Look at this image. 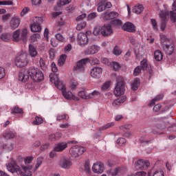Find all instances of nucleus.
<instances>
[{"label":"nucleus","instance_id":"e433bc0d","mask_svg":"<svg viewBox=\"0 0 176 176\" xmlns=\"http://www.w3.org/2000/svg\"><path fill=\"white\" fill-rule=\"evenodd\" d=\"M65 60H67V55L62 54L58 60V65H59V67H63V65H64Z\"/></svg>","mask_w":176,"mask_h":176},{"label":"nucleus","instance_id":"680f3d73","mask_svg":"<svg viewBox=\"0 0 176 176\" xmlns=\"http://www.w3.org/2000/svg\"><path fill=\"white\" fill-rule=\"evenodd\" d=\"M111 24L115 26L122 25V21L119 19H115L111 21Z\"/></svg>","mask_w":176,"mask_h":176},{"label":"nucleus","instance_id":"c03bdc74","mask_svg":"<svg viewBox=\"0 0 176 176\" xmlns=\"http://www.w3.org/2000/svg\"><path fill=\"white\" fill-rule=\"evenodd\" d=\"M39 64L43 71H46V69H47V65H46V63H45V60H43V58H40Z\"/></svg>","mask_w":176,"mask_h":176},{"label":"nucleus","instance_id":"423d86ee","mask_svg":"<svg viewBox=\"0 0 176 176\" xmlns=\"http://www.w3.org/2000/svg\"><path fill=\"white\" fill-rule=\"evenodd\" d=\"M124 82L120 81L117 82L114 89V95L116 96V97H120V96L124 94Z\"/></svg>","mask_w":176,"mask_h":176},{"label":"nucleus","instance_id":"bf43d9fd","mask_svg":"<svg viewBox=\"0 0 176 176\" xmlns=\"http://www.w3.org/2000/svg\"><path fill=\"white\" fill-rule=\"evenodd\" d=\"M154 176H164V172L162 169L155 170L153 173Z\"/></svg>","mask_w":176,"mask_h":176},{"label":"nucleus","instance_id":"6e6d98bb","mask_svg":"<svg viewBox=\"0 0 176 176\" xmlns=\"http://www.w3.org/2000/svg\"><path fill=\"white\" fill-rule=\"evenodd\" d=\"M142 68L140 66H138L133 72L134 76H138L141 74Z\"/></svg>","mask_w":176,"mask_h":176},{"label":"nucleus","instance_id":"774afa93","mask_svg":"<svg viewBox=\"0 0 176 176\" xmlns=\"http://www.w3.org/2000/svg\"><path fill=\"white\" fill-rule=\"evenodd\" d=\"M86 14H82L81 15L78 16L76 20V21H82L83 19H86Z\"/></svg>","mask_w":176,"mask_h":176},{"label":"nucleus","instance_id":"f3484780","mask_svg":"<svg viewBox=\"0 0 176 176\" xmlns=\"http://www.w3.org/2000/svg\"><path fill=\"white\" fill-rule=\"evenodd\" d=\"M122 28L124 31H126L127 32H135V26L131 22L125 23Z\"/></svg>","mask_w":176,"mask_h":176},{"label":"nucleus","instance_id":"58836bf2","mask_svg":"<svg viewBox=\"0 0 176 176\" xmlns=\"http://www.w3.org/2000/svg\"><path fill=\"white\" fill-rule=\"evenodd\" d=\"M12 115L14 113H23V109H21L18 106H15L11 109Z\"/></svg>","mask_w":176,"mask_h":176},{"label":"nucleus","instance_id":"6ab92c4d","mask_svg":"<svg viewBox=\"0 0 176 176\" xmlns=\"http://www.w3.org/2000/svg\"><path fill=\"white\" fill-rule=\"evenodd\" d=\"M99 51L100 47L97 45H91L89 46L87 50H85V54L87 55L96 54V53H98Z\"/></svg>","mask_w":176,"mask_h":176},{"label":"nucleus","instance_id":"aec40b11","mask_svg":"<svg viewBox=\"0 0 176 176\" xmlns=\"http://www.w3.org/2000/svg\"><path fill=\"white\" fill-rule=\"evenodd\" d=\"M7 169L10 173H16V174H23V170L20 168L19 166H14L12 164H8L6 165Z\"/></svg>","mask_w":176,"mask_h":176},{"label":"nucleus","instance_id":"4c0bfd02","mask_svg":"<svg viewBox=\"0 0 176 176\" xmlns=\"http://www.w3.org/2000/svg\"><path fill=\"white\" fill-rule=\"evenodd\" d=\"M118 173H120V168H116L115 169L107 170V174L111 176H116Z\"/></svg>","mask_w":176,"mask_h":176},{"label":"nucleus","instance_id":"b1692460","mask_svg":"<svg viewBox=\"0 0 176 176\" xmlns=\"http://www.w3.org/2000/svg\"><path fill=\"white\" fill-rule=\"evenodd\" d=\"M29 54L34 58L38 56V50H36V47L31 44L29 45Z\"/></svg>","mask_w":176,"mask_h":176},{"label":"nucleus","instance_id":"72a5a7b5","mask_svg":"<svg viewBox=\"0 0 176 176\" xmlns=\"http://www.w3.org/2000/svg\"><path fill=\"white\" fill-rule=\"evenodd\" d=\"M138 87H140V79L135 78L131 84V89L132 90H138Z\"/></svg>","mask_w":176,"mask_h":176},{"label":"nucleus","instance_id":"de8ad7c7","mask_svg":"<svg viewBox=\"0 0 176 176\" xmlns=\"http://www.w3.org/2000/svg\"><path fill=\"white\" fill-rule=\"evenodd\" d=\"M33 160H34V157H32V156L26 157L24 159V162H25V166L28 167V164H31V162H32Z\"/></svg>","mask_w":176,"mask_h":176},{"label":"nucleus","instance_id":"412c9836","mask_svg":"<svg viewBox=\"0 0 176 176\" xmlns=\"http://www.w3.org/2000/svg\"><path fill=\"white\" fill-rule=\"evenodd\" d=\"M22 169L23 170L24 173L22 172L21 174H18L19 175L32 176V173L31 172V170H32V165H28V166H22Z\"/></svg>","mask_w":176,"mask_h":176},{"label":"nucleus","instance_id":"4468645a","mask_svg":"<svg viewBox=\"0 0 176 176\" xmlns=\"http://www.w3.org/2000/svg\"><path fill=\"white\" fill-rule=\"evenodd\" d=\"M102 17L104 20H113L119 17V13L117 12H107L102 14Z\"/></svg>","mask_w":176,"mask_h":176},{"label":"nucleus","instance_id":"2f4dec72","mask_svg":"<svg viewBox=\"0 0 176 176\" xmlns=\"http://www.w3.org/2000/svg\"><path fill=\"white\" fill-rule=\"evenodd\" d=\"M164 96L163 94L158 95L154 98L151 102L149 103V107H152V105H155V103L157 101H162Z\"/></svg>","mask_w":176,"mask_h":176},{"label":"nucleus","instance_id":"13d9d810","mask_svg":"<svg viewBox=\"0 0 176 176\" xmlns=\"http://www.w3.org/2000/svg\"><path fill=\"white\" fill-rule=\"evenodd\" d=\"M3 148L6 151H13V144H3Z\"/></svg>","mask_w":176,"mask_h":176},{"label":"nucleus","instance_id":"f8f14e48","mask_svg":"<svg viewBox=\"0 0 176 176\" xmlns=\"http://www.w3.org/2000/svg\"><path fill=\"white\" fill-rule=\"evenodd\" d=\"M62 95L63 96L64 98H65V100H74V101H79V98L74 95L71 91H67V89L63 90Z\"/></svg>","mask_w":176,"mask_h":176},{"label":"nucleus","instance_id":"f704fd0d","mask_svg":"<svg viewBox=\"0 0 176 176\" xmlns=\"http://www.w3.org/2000/svg\"><path fill=\"white\" fill-rule=\"evenodd\" d=\"M78 86H79V82L76 81V80H72L69 84L70 90H76L78 89Z\"/></svg>","mask_w":176,"mask_h":176},{"label":"nucleus","instance_id":"a18cd8bd","mask_svg":"<svg viewBox=\"0 0 176 176\" xmlns=\"http://www.w3.org/2000/svg\"><path fill=\"white\" fill-rule=\"evenodd\" d=\"M30 39L32 42H36L38 39H41V34H39V33L34 34L30 36Z\"/></svg>","mask_w":176,"mask_h":176},{"label":"nucleus","instance_id":"e2e57ef3","mask_svg":"<svg viewBox=\"0 0 176 176\" xmlns=\"http://www.w3.org/2000/svg\"><path fill=\"white\" fill-rule=\"evenodd\" d=\"M111 65L115 71H118L120 68V65L117 62H112Z\"/></svg>","mask_w":176,"mask_h":176},{"label":"nucleus","instance_id":"393cba45","mask_svg":"<svg viewBox=\"0 0 176 176\" xmlns=\"http://www.w3.org/2000/svg\"><path fill=\"white\" fill-rule=\"evenodd\" d=\"M160 41H161V43L162 44V46H164V45H167L168 43H171L172 41L170 38H167L166 35L163 34H160Z\"/></svg>","mask_w":176,"mask_h":176},{"label":"nucleus","instance_id":"052dcab7","mask_svg":"<svg viewBox=\"0 0 176 176\" xmlns=\"http://www.w3.org/2000/svg\"><path fill=\"white\" fill-rule=\"evenodd\" d=\"M151 25L154 31H157V23H156V20L151 19Z\"/></svg>","mask_w":176,"mask_h":176},{"label":"nucleus","instance_id":"0eeeda50","mask_svg":"<svg viewBox=\"0 0 176 176\" xmlns=\"http://www.w3.org/2000/svg\"><path fill=\"white\" fill-rule=\"evenodd\" d=\"M68 144H78L76 141H69L67 142H60L55 145L54 148L56 152H63L68 147Z\"/></svg>","mask_w":176,"mask_h":176},{"label":"nucleus","instance_id":"cd10ccee","mask_svg":"<svg viewBox=\"0 0 176 176\" xmlns=\"http://www.w3.org/2000/svg\"><path fill=\"white\" fill-rule=\"evenodd\" d=\"M143 10H144V6L140 4L133 7V12L135 13L136 14H141Z\"/></svg>","mask_w":176,"mask_h":176},{"label":"nucleus","instance_id":"7c9ffc66","mask_svg":"<svg viewBox=\"0 0 176 176\" xmlns=\"http://www.w3.org/2000/svg\"><path fill=\"white\" fill-rule=\"evenodd\" d=\"M30 30L32 32H41L42 28H41V25L32 23L30 25Z\"/></svg>","mask_w":176,"mask_h":176},{"label":"nucleus","instance_id":"5fc2aeb1","mask_svg":"<svg viewBox=\"0 0 176 176\" xmlns=\"http://www.w3.org/2000/svg\"><path fill=\"white\" fill-rule=\"evenodd\" d=\"M140 65L143 69V71H145L146 68H148V62L146 61V59H144L143 60L141 61Z\"/></svg>","mask_w":176,"mask_h":176},{"label":"nucleus","instance_id":"0e129e2a","mask_svg":"<svg viewBox=\"0 0 176 176\" xmlns=\"http://www.w3.org/2000/svg\"><path fill=\"white\" fill-rule=\"evenodd\" d=\"M96 17H97V13L92 12L88 15L87 20L89 21L94 20V19H96Z\"/></svg>","mask_w":176,"mask_h":176},{"label":"nucleus","instance_id":"9b49d317","mask_svg":"<svg viewBox=\"0 0 176 176\" xmlns=\"http://www.w3.org/2000/svg\"><path fill=\"white\" fill-rule=\"evenodd\" d=\"M77 41L82 47H83V46H86V45L89 43V38H87V35L85 33L78 34Z\"/></svg>","mask_w":176,"mask_h":176},{"label":"nucleus","instance_id":"1a4fd4ad","mask_svg":"<svg viewBox=\"0 0 176 176\" xmlns=\"http://www.w3.org/2000/svg\"><path fill=\"white\" fill-rule=\"evenodd\" d=\"M30 79V69H22L19 74V80L25 83L28 82Z\"/></svg>","mask_w":176,"mask_h":176},{"label":"nucleus","instance_id":"864d4df0","mask_svg":"<svg viewBox=\"0 0 176 176\" xmlns=\"http://www.w3.org/2000/svg\"><path fill=\"white\" fill-rule=\"evenodd\" d=\"M71 0H60L58 2V6H64V5H68L70 3Z\"/></svg>","mask_w":176,"mask_h":176},{"label":"nucleus","instance_id":"f03ea898","mask_svg":"<svg viewBox=\"0 0 176 176\" xmlns=\"http://www.w3.org/2000/svg\"><path fill=\"white\" fill-rule=\"evenodd\" d=\"M29 74L31 79L34 80V82H41V80H43L45 78L42 71L39 70L38 68L30 67Z\"/></svg>","mask_w":176,"mask_h":176},{"label":"nucleus","instance_id":"37998d69","mask_svg":"<svg viewBox=\"0 0 176 176\" xmlns=\"http://www.w3.org/2000/svg\"><path fill=\"white\" fill-rule=\"evenodd\" d=\"M106 7H105V3L104 1H101L99 3H98V12H104V10H105Z\"/></svg>","mask_w":176,"mask_h":176},{"label":"nucleus","instance_id":"c85d7f7f","mask_svg":"<svg viewBox=\"0 0 176 176\" xmlns=\"http://www.w3.org/2000/svg\"><path fill=\"white\" fill-rule=\"evenodd\" d=\"M154 57L156 61H162L163 60V53H162V51L157 50L154 53Z\"/></svg>","mask_w":176,"mask_h":176},{"label":"nucleus","instance_id":"4d7b16f0","mask_svg":"<svg viewBox=\"0 0 176 176\" xmlns=\"http://www.w3.org/2000/svg\"><path fill=\"white\" fill-rule=\"evenodd\" d=\"M55 37L59 42H64V41H65V38L60 33L56 34Z\"/></svg>","mask_w":176,"mask_h":176},{"label":"nucleus","instance_id":"4be33fe9","mask_svg":"<svg viewBox=\"0 0 176 176\" xmlns=\"http://www.w3.org/2000/svg\"><path fill=\"white\" fill-rule=\"evenodd\" d=\"M172 10L170 12V19L172 23H175L176 21V0L173 2L172 5Z\"/></svg>","mask_w":176,"mask_h":176},{"label":"nucleus","instance_id":"8fccbe9b","mask_svg":"<svg viewBox=\"0 0 176 176\" xmlns=\"http://www.w3.org/2000/svg\"><path fill=\"white\" fill-rule=\"evenodd\" d=\"M113 53L115 56H120V54H122V50H120V47L116 46L113 49Z\"/></svg>","mask_w":176,"mask_h":176},{"label":"nucleus","instance_id":"f257e3e1","mask_svg":"<svg viewBox=\"0 0 176 176\" xmlns=\"http://www.w3.org/2000/svg\"><path fill=\"white\" fill-rule=\"evenodd\" d=\"M28 63V54H27L25 52H22L18 54L15 58V65L19 68L26 67Z\"/></svg>","mask_w":176,"mask_h":176},{"label":"nucleus","instance_id":"69168bd1","mask_svg":"<svg viewBox=\"0 0 176 176\" xmlns=\"http://www.w3.org/2000/svg\"><path fill=\"white\" fill-rule=\"evenodd\" d=\"M49 53H50V58H51V60H53V58H54L56 56V50H54V49H51Z\"/></svg>","mask_w":176,"mask_h":176},{"label":"nucleus","instance_id":"7ed1b4c3","mask_svg":"<svg viewBox=\"0 0 176 176\" xmlns=\"http://www.w3.org/2000/svg\"><path fill=\"white\" fill-rule=\"evenodd\" d=\"M86 151V148L83 146L76 145L72 146L69 150V155L71 157H79L80 155H83Z\"/></svg>","mask_w":176,"mask_h":176},{"label":"nucleus","instance_id":"473e14b6","mask_svg":"<svg viewBox=\"0 0 176 176\" xmlns=\"http://www.w3.org/2000/svg\"><path fill=\"white\" fill-rule=\"evenodd\" d=\"M0 38L3 41V42H9L12 38V35H10V33H3L0 36Z\"/></svg>","mask_w":176,"mask_h":176},{"label":"nucleus","instance_id":"dca6fc26","mask_svg":"<svg viewBox=\"0 0 176 176\" xmlns=\"http://www.w3.org/2000/svg\"><path fill=\"white\" fill-rule=\"evenodd\" d=\"M165 53L168 54V56H171L173 53H174V50H175V47L174 46V44H164V46H162Z\"/></svg>","mask_w":176,"mask_h":176},{"label":"nucleus","instance_id":"bb28decb","mask_svg":"<svg viewBox=\"0 0 176 176\" xmlns=\"http://www.w3.org/2000/svg\"><path fill=\"white\" fill-rule=\"evenodd\" d=\"M126 101V96H122L121 98H119L118 99H116V100H114L113 102V107H119V105H120V104H123V102H124Z\"/></svg>","mask_w":176,"mask_h":176},{"label":"nucleus","instance_id":"338daca9","mask_svg":"<svg viewBox=\"0 0 176 176\" xmlns=\"http://www.w3.org/2000/svg\"><path fill=\"white\" fill-rule=\"evenodd\" d=\"M131 124H125L120 126V130H130L131 129Z\"/></svg>","mask_w":176,"mask_h":176},{"label":"nucleus","instance_id":"6e6552de","mask_svg":"<svg viewBox=\"0 0 176 176\" xmlns=\"http://www.w3.org/2000/svg\"><path fill=\"white\" fill-rule=\"evenodd\" d=\"M100 34L102 36H111L113 34V30L111 25H104L100 28Z\"/></svg>","mask_w":176,"mask_h":176},{"label":"nucleus","instance_id":"a878e982","mask_svg":"<svg viewBox=\"0 0 176 176\" xmlns=\"http://www.w3.org/2000/svg\"><path fill=\"white\" fill-rule=\"evenodd\" d=\"M15 135L16 133L14 132L7 131L3 134L2 138L6 140H10V138H14Z\"/></svg>","mask_w":176,"mask_h":176},{"label":"nucleus","instance_id":"49530a36","mask_svg":"<svg viewBox=\"0 0 176 176\" xmlns=\"http://www.w3.org/2000/svg\"><path fill=\"white\" fill-rule=\"evenodd\" d=\"M87 25V23L85 21L81 22L80 23H78L76 26V30L77 31H82L83 28H85Z\"/></svg>","mask_w":176,"mask_h":176},{"label":"nucleus","instance_id":"20e7f679","mask_svg":"<svg viewBox=\"0 0 176 176\" xmlns=\"http://www.w3.org/2000/svg\"><path fill=\"white\" fill-rule=\"evenodd\" d=\"M87 61H89L88 58H85L78 60L76 65L74 66V70L76 71V72H83L86 68V64H87Z\"/></svg>","mask_w":176,"mask_h":176},{"label":"nucleus","instance_id":"ddd939ff","mask_svg":"<svg viewBox=\"0 0 176 176\" xmlns=\"http://www.w3.org/2000/svg\"><path fill=\"white\" fill-rule=\"evenodd\" d=\"M102 75V68L101 67H94L91 69V76L95 79H100Z\"/></svg>","mask_w":176,"mask_h":176},{"label":"nucleus","instance_id":"5701e85b","mask_svg":"<svg viewBox=\"0 0 176 176\" xmlns=\"http://www.w3.org/2000/svg\"><path fill=\"white\" fill-rule=\"evenodd\" d=\"M20 25V19L17 17H13L10 21V28L12 30H16Z\"/></svg>","mask_w":176,"mask_h":176},{"label":"nucleus","instance_id":"39448f33","mask_svg":"<svg viewBox=\"0 0 176 176\" xmlns=\"http://www.w3.org/2000/svg\"><path fill=\"white\" fill-rule=\"evenodd\" d=\"M58 165L61 168H64V170H69L72 167V161L67 157H63L59 160Z\"/></svg>","mask_w":176,"mask_h":176},{"label":"nucleus","instance_id":"603ef678","mask_svg":"<svg viewBox=\"0 0 176 176\" xmlns=\"http://www.w3.org/2000/svg\"><path fill=\"white\" fill-rule=\"evenodd\" d=\"M115 126V123L113 122H109L104 126H102L100 128V130H107V129H111V127H113Z\"/></svg>","mask_w":176,"mask_h":176},{"label":"nucleus","instance_id":"79ce46f5","mask_svg":"<svg viewBox=\"0 0 176 176\" xmlns=\"http://www.w3.org/2000/svg\"><path fill=\"white\" fill-rule=\"evenodd\" d=\"M28 34V30L27 29H23L22 32H21V40H23V41H25L27 40V35Z\"/></svg>","mask_w":176,"mask_h":176},{"label":"nucleus","instance_id":"a211bd4d","mask_svg":"<svg viewBox=\"0 0 176 176\" xmlns=\"http://www.w3.org/2000/svg\"><path fill=\"white\" fill-rule=\"evenodd\" d=\"M50 81L54 82L56 87H57V89H58L59 90H61L62 93L63 90H67V88L65 87L64 84H63V82H60V80L58 78H50Z\"/></svg>","mask_w":176,"mask_h":176},{"label":"nucleus","instance_id":"a19ab883","mask_svg":"<svg viewBox=\"0 0 176 176\" xmlns=\"http://www.w3.org/2000/svg\"><path fill=\"white\" fill-rule=\"evenodd\" d=\"M43 162V157H39L37 158L36 164L34 168V171H36L41 166H42V163Z\"/></svg>","mask_w":176,"mask_h":176},{"label":"nucleus","instance_id":"09e8293b","mask_svg":"<svg viewBox=\"0 0 176 176\" xmlns=\"http://www.w3.org/2000/svg\"><path fill=\"white\" fill-rule=\"evenodd\" d=\"M78 96L79 97H80L81 98H85V99H87L89 98V95L87 96V93L86 92V91L83 90V91H80L78 92Z\"/></svg>","mask_w":176,"mask_h":176},{"label":"nucleus","instance_id":"9d476101","mask_svg":"<svg viewBox=\"0 0 176 176\" xmlns=\"http://www.w3.org/2000/svg\"><path fill=\"white\" fill-rule=\"evenodd\" d=\"M150 164L147 160H139L135 162V168L136 170H146L149 167Z\"/></svg>","mask_w":176,"mask_h":176},{"label":"nucleus","instance_id":"c9c22d12","mask_svg":"<svg viewBox=\"0 0 176 176\" xmlns=\"http://www.w3.org/2000/svg\"><path fill=\"white\" fill-rule=\"evenodd\" d=\"M43 123V118L42 117L36 116L35 120L32 122L33 126H39V124H42Z\"/></svg>","mask_w":176,"mask_h":176},{"label":"nucleus","instance_id":"3c124183","mask_svg":"<svg viewBox=\"0 0 176 176\" xmlns=\"http://www.w3.org/2000/svg\"><path fill=\"white\" fill-rule=\"evenodd\" d=\"M100 96V92L98 91H94L92 93L88 95V98H96Z\"/></svg>","mask_w":176,"mask_h":176},{"label":"nucleus","instance_id":"ea45409f","mask_svg":"<svg viewBox=\"0 0 176 176\" xmlns=\"http://www.w3.org/2000/svg\"><path fill=\"white\" fill-rule=\"evenodd\" d=\"M33 24L41 25L43 23V19L42 17L35 16L32 19Z\"/></svg>","mask_w":176,"mask_h":176},{"label":"nucleus","instance_id":"2eb2a0df","mask_svg":"<svg viewBox=\"0 0 176 176\" xmlns=\"http://www.w3.org/2000/svg\"><path fill=\"white\" fill-rule=\"evenodd\" d=\"M92 171L96 174H101L104 173V164L101 162L94 164L92 166Z\"/></svg>","mask_w":176,"mask_h":176},{"label":"nucleus","instance_id":"c756f323","mask_svg":"<svg viewBox=\"0 0 176 176\" xmlns=\"http://www.w3.org/2000/svg\"><path fill=\"white\" fill-rule=\"evenodd\" d=\"M20 30H16L13 34H12V41H14V42H19L20 41H21V38L20 37Z\"/></svg>","mask_w":176,"mask_h":176}]
</instances>
